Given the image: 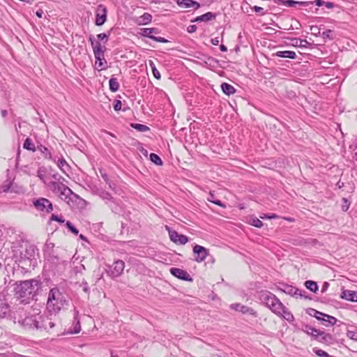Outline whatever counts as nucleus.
<instances>
[{"mask_svg":"<svg viewBox=\"0 0 357 357\" xmlns=\"http://www.w3.org/2000/svg\"><path fill=\"white\" fill-rule=\"evenodd\" d=\"M68 230H70L72 233H73L75 235H77L79 233V231L68 222Z\"/></svg>","mask_w":357,"mask_h":357,"instance_id":"obj_53","label":"nucleus"},{"mask_svg":"<svg viewBox=\"0 0 357 357\" xmlns=\"http://www.w3.org/2000/svg\"><path fill=\"white\" fill-rule=\"evenodd\" d=\"M215 18V15L211 13L208 12L202 15L197 17L193 22H208Z\"/></svg>","mask_w":357,"mask_h":357,"instance_id":"obj_28","label":"nucleus"},{"mask_svg":"<svg viewBox=\"0 0 357 357\" xmlns=\"http://www.w3.org/2000/svg\"><path fill=\"white\" fill-rule=\"evenodd\" d=\"M0 89L3 93V97L8 100L10 98V91L8 86L3 84L0 86Z\"/></svg>","mask_w":357,"mask_h":357,"instance_id":"obj_38","label":"nucleus"},{"mask_svg":"<svg viewBox=\"0 0 357 357\" xmlns=\"http://www.w3.org/2000/svg\"><path fill=\"white\" fill-rule=\"evenodd\" d=\"M350 203L346 198H342V209L344 211H347L349 208Z\"/></svg>","mask_w":357,"mask_h":357,"instance_id":"obj_49","label":"nucleus"},{"mask_svg":"<svg viewBox=\"0 0 357 357\" xmlns=\"http://www.w3.org/2000/svg\"><path fill=\"white\" fill-rule=\"evenodd\" d=\"M305 3H306L305 2L296 1H294V0H287V1H282V4L283 5L289 6V7L295 6L296 4L303 5V4H305Z\"/></svg>","mask_w":357,"mask_h":357,"instance_id":"obj_41","label":"nucleus"},{"mask_svg":"<svg viewBox=\"0 0 357 357\" xmlns=\"http://www.w3.org/2000/svg\"><path fill=\"white\" fill-rule=\"evenodd\" d=\"M166 229L168 231L170 240L178 245H185L188 241V237L178 234L176 231L171 229L168 226H166Z\"/></svg>","mask_w":357,"mask_h":357,"instance_id":"obj_6","label":"nucleus"},{"mask_svg":"<svg viewBox=\"0 0 357 357\" xmlns=\"http://www.w3.org/2000/svg\"><path fill=\"white\" fill-rule=\"evenodd\" d=\"M121 106H122V102L121 100H116L114 101V109L115 111H119L121 109Z\"/></svg>","mask_w":357,"mask_h":357,"instance_id":"obj_52","label":"nucleus"},{"mask_svg":"<svg viewBox=\"0 0 357 357\" xmlns=\"http://www.w3.org/2000/svg\"><path fill=\"white\" fill-rule=\"evenodd\" d=\"M95 66L98 70H101L106 68L107 61L105 59L104 54H101V56L99 58L95 57Z\"/></svg>","mask_w":357,"mask_h":357,"instance_id":"obj_27","label":"nucleus"},{"mask_svg":"<svg viewBox=\"0 0 357 357\" xmlns=\"http://www.w3.org/2000/svg\"><path fill=\"white\" fill-rule=\"evenodd\" d=\"M324 322H327L328 325L333 326L337 322V319L333 316L328 315L325 314V316H324V319L321 320Z\"/></svg>","mask_w":357,"mask_h":357,"instance_id":"obj_35","label":"nucleus"},{"mask_svg":"<svg viewBox=\"0 0 357 357\" xmlns=\"http://www.w3.org/2000/svg\"><path fill=\"white\" fill-rule=\"evenodd\" d=\"M307 312L309 315L315 317L317 319L321 321L324 319V316H325L324 313L317 311L313 308H309L307 310Z\"/></svg>","mask_w":357,"mask_h":357,"instance_id":"obj_30","label":"nucleus"},{"mask_svg":"<svg viewBox=\"0 0 357 357\" xmlns=\"http://www.w3.org/2000/svg\"><path fill=\"white\" fill-rule=\"evenodd\" d=\"M305 286L307 289L309 290L316 292L318 290V286L317 282L312 281V280H307L305 282Z\"/></svg>","mask_w":357,"mask_h":357,"instance_id":"obj_34","label":"nucleus"},{"mask_svg":"<svg viewBox=\"0 0 357 357\" xmlns=\"http://www.w3.org/2000/svg\"><path fill=\"white\" fill-rule=\"evenodd\" d=\"M11 356H12V352L0 354V357H11Z\"/></svg>","mask_w":357,"mask_h":357,"instance_id":"obj_63","label":"nucleus"},{"mask_svg":"<svg viewBox=\"0 0 357 357\" xmlns=\"http://www.w3.org/2000/svg\"><path fill=\"white\" fill-rule=\"evenodd\" d=\"M250 223L258 228H261L263 226V222L257 218H252L250 220Z\"/></svg>","mask_w":357,"mask_h":357,"instance_id":"obj_44","label":"nucleus"},{"mask_svg":"<svg viewBox=\"0 0 357 357\" xmlns=\"http://www.w3.org/2000/svg\"><path fill=\"white\" fill-rule=\"evenodd\" d=\"M1 115L3 118H6L8 115V111L6 109H1Z\"/></svg>","mask_w":357,"mask_h":357,"instance_id":"obj_64","label":"nucleus"},{"mask_svg":"<svg viewBox=\"0 0 357 357\" xmlns=\"http://www.w3.org/2000/svg\"><path fill=\"white\" fill-rule=\"evenodd\" d=\"M36 208L40 211L50 213L53 210L52 204L50 200L45 198H39L33 202Z\"/></svg>","mask_w":357,"mask_h":357,"instance_id":"obj_5","label":"nucleus"},{"mask_svg":"<svg viewBox=\"0 0 357 357\" xmlns=\"http://www.w3.org/2000/svg\"><path fill=\"white\" fill-rule=\"evenodd\" d=\"M40 284V280L36 279L21 281L14 289L15 295L21 299L22 302L29 303L30 301L36 300V291Z\"/></svg>","mask_w":357,"mask_h":357,"instance_id":"obj_2","label":"nucleus"},{"mask_svg":"<svg viewBox=\"0 0 357 357\" xmlns=\"http://www.w3.org/2000/svg\"><path fill=\"white\" fill-rule=\"evenodd\" d=\"M230 308L235 311L240 312L243 314H248L255 317L258 316L257 312L253 308L243 305L241 303H233L230 305Z\"/></svg>","mask_w":357,"mask_h":357,"instance_id":"obj_9","label":"nucleus"},{"mask_svg":"<svg viewBox=\"0 0 357 357\" xmlns=\"http://www.w3.org/2000/svg\"><path fill=\"white\" fill-rule=\"evenodd\" d=\"M321 333V331L316 329V332L312 333V334H310V335L316 340L318 341L319 336Z\"/></svg>","mask_w":357,"mask_h":357,"instance_id":"obj_56","label":"nucleus"},{"mask_svg":"<svg viewBox=\"0 0 357 357\" xmlns=\"http://www.w3.org/2000/svg\"><path fill=\"white\" fill-rule=\"evenodd\" d=\"M152 73H153V75L155 78H156L157 79H160V77H161L160 73L157 70L156 68H153Z\"/></svg>","mask_w":357,"mask_h":357,"instance_id":"obj_55","label":"nucleus"},{"mask_svg":"<svg viewBox=\"0 0 357 357\" xmlns=\"http://www.w3.org/2000/svg\"><path fill=\"white\" fill-rule=\"evenodd\" d=\"M177 4L181 8H184L195 6V8L197 9L200 7L199 3L193 0H177Z\"/></svg>","mask_w":357,"mask_h":357,"instance_id":"obj_21","label":"nucleus"},{"mask_svg":"<svg viewBox=\"0 0 357 357\" xmlns=\"http://www.w3.org/2000/svg\"><path fill=\"white\" fill-rule=\"evenodd\" d=\"M150 160L155 165H161L162 164L161 158L155 153H151Z\"/></svg>","mask_w":357,"mask_h":357,"instance_id":"obj_42","label":"nucleus"},{"mask_svg":"<svg viewBox=\"0 0 357 357\" xmlns=\"http://www.w3.org/2000/svg\"><path fill=\"white\" fill-rule=\"evenodd\" d=\"M52 221H56V222H59L60 223H63L65 220L63 219L61 217L57 215H55V214H52L50 218V220L49 222H52Z\"/></svg>","mask_w":357,"mask_h":357,"instance_id":"obj_47","label":"nucleus"},{"mask_svg":"<svg viewBox=\"0 0 357 357\" xmlns=\"http://www.w3.org/2000/svg\"><path fill=\"white\" fill-rule=\"evenodd\" d=\"M259 298L273 313L280 314L282 310V303L275 295L269 291H261Z\"/></svg>","mask_w":357,"mask_h":357,"instance_id":"obj_3","label":"nucleus"},{"mask_svg":"<svg viewBox=\"0 0 357 357\" xmlns=\"http://www.w3.org/2000/svg\"><path fill=\"white\" fill-rule=\"evenodd\" d=\"M280 290L284 292L287 294H289L291 296H295L296 298L299 297H303L305 299L309 298L307 296H305L302 294V291L296 288L295 287H293L291 285L282 284V287L279 288Z\"/></svg>","mask_w":357,"mask_h":357,"instance_id":"obj_8","label":"nucleus"},{"mask_svg":"<svg viewBox=\"0 0 357 357\" xmlns=\"http://www.w3.org/2000/svg\"><path fill=\"white\" fill-rule=\"evenodd\" d=\"M196 30H197V26L195 25H190L188 27V31L189 33H194L196 31Z\"/></svg>","mask_w":357,"mask_h":357,"instance_id":"obj_57","label":"nucleus"},{"mask_svg":"<svg viewBox=\"0 0 357 357\" xmlns=\"http://www.w3.org/2000/svg\"><path fill=\"white\" fill-rule=\"evenodd\" d=\"M131 127L139 132H146L149 130V128L148 126L139 123H132Z\"/></svg>","mask_w":357,"mask_h":357,"instance_id":"obj_37","label":"nucleus"},{"mask_svg":"<svg viewBox=\"0 0 357 357\" xmlns=\"http://www.w3.org/2000/svg\"><path fill=\"white\" fill-rule=\"evenodd\" d=\"M79 278L82 279V282H81V284H79V287H82L83 291H84L86 294H89V287H88L87 282L82 278V273H80L79 275Z\"/></svg>","mask_w":357,"mask_h":357,"instance_id":"obj_43","label":"nucleus"},{"mask_svg":"<svg viewBox=\"0 0 357 357\" xmlns=\"http://www.w3.org/2000/svg\"><path fill=\"white\" fill-rule=\"evenodd\" d=\"M44 322H48L50 328L54 327V323L48 317L37 314L36 316L35 329L42 331L44 328Z\"/></svg>","mask_w":357,"mask_h":357,"instance_id":"obj_12","label":"nucleus"},{"mask_svg":"<svg viewBox=\"0 0 357 357\" xmlns=\"http://www.w3.org/2000/svg\"><path fill=\"white\" fill-rule=\"evenodd\" d=\"M142 34L144 36L149 37L156 42L162 43L167 42V40H166L164 38L156 37V36H153V33H156L158 32L157 29L155 28H144L142 29Z\"/></svg>","mask_w":357,"mask_h":357,"instance_id":"obj_15","label":"nucleus"},{"mask_svg":"<svg viewBox=\"0 0 357 357\" xmlns=\"http://www.w3.org/2000/svg\"><path fill=\"white\" fill-rule=\"evenodd\" d=\"M125 268V264L122 260H117L110 266V276L117 278L120 276Z\"/></svg>","mask_w":357,"mask_h":357,"instance_id":"obj_13","label":"nucleus"},{"mask_svg":"<svg viewBox=\"0 0 357 357\" xmlns=\"http://www.w3.org/2000/svg\"><path fill=\"white\" fill-rule=\"evenodd\" d=\"M193 252L195 256V261L198 263L204 261L207 257V256L209 255L208 250L199 245H195L193 247Z\"/></svg>","mask_w":357,"mask_h":357,"instance_id":"obj_7","label":"nucleus"},{"mask_svg":"<svg viewBox=\"0 0 357 357\" xmlns=\"http://www.w3.org/2000/svg\"><path fill=\"white\" fill-rule=\"evenodd\" d=\"M100 174L104 181L109 185V188L111 189H114V184L109 181L107 174L102 169H100Z\"/></svg>","mask_w":357,"mask_h":357,"instance_id":"obj_39","label":"nucleus"},{"mask_svg":"<svg viewBox=\"0 0 357 357\" xmlns=\"http://www.w3.org/2000/svg\"><path fill=\"white\" fill-rule=\"evenodd\" d=\"M66 164V160L62 158L58 160V167L65 173V171L62 169L64 165Z\"/></svg>","mask_w":357,"mask_h":357,"instance_id":"obj_54","label":"nucleus"},{"mask_svg":"<svg viewBox=\"0 0 357 357\" xmlns=\"http://www.w3.org/2000/svg\"><path fill=\"white\" fill-rule=\"evenodd\" d=\"M23 147L29 151H36V149L34 144L32 142L31 139L27 137L23 144Z\"/></svg>","mask_w":357,"mask_h":357,"instance_id":"obj_32","label":"nucleus"},{"mask_svg":"<svg viewBox=\"0 0 357 357\" xmlns=\"http://www.w3.org/2000/svg\"><path fill=\"white\" fill-rule=\"evenodd\" d=\"M68 199L73 201V198L79 199L80 202H84V200L79 199L77 195H75L69 188H68Z\"/></svg>","mask_w":357,"mask_h":357,"instance_id":"obj_48","label":"nucleus"},{"mask_svg":"<svg viewBox=\"0 0 357 357\" xmlns=\"http://www.w3.org/2000/svg\"><path fill=\"white\" fill-rule=\"evenodd\" d=\"M256 13H261L264 10V8L257 6H255L252 8Z\"/></svg>","mask_w":357,"mask_h":357,"instance_id":"obj_60","label":"nucleus"},{"mask_svg":"<svg viewBox=\"0 0 357 357\" xmlns=\"http://www.w3.org/2000/svg\"><path fill=\"white\" fill-rule=\"evenodd\" d=\"M170 273L172 275L178 278V279L185 281H192V278H191L190 275L183 269L178 268H172L170 269Z\"/></svg>","mask_w":357,"mask_h":357,"instance_id":"obj_16","label":"nucleus"},{"mask_svg":"<svg viewBox=\"0 0 357 357\" xmlns=\"http://www.w3.org/2000/svg\"><path fill=\"white\" fill-rule=\"evenodd\" d=\"M52 176L54 178V181L50 182L49 186L50 189L55 194L59 195L61 199L65 200L67 199V195L65 193L67 187L64 184L66 179L57 174H54Z\"/></svg>","mask_w":357,"mask_h":357,"instance_id":"obj_4","label":"nucleus"},{"mask_svg":"<svg viewBox=\"0 0 357 357\" xmlns=\"http://www.w3.org/2000/svg\"><path fill=\"white\" fill-rule=\"evenodd\" d=\"M45 169L41 167L39 168L38 170V176L39 177V178L40 180H42L44 182H45Z\"/></svg>","mask_w":357,"mask_h":357,"instance_id":"obj_50","label":"nucleus"},{"mask_svg":"<svg viewBox=\"0 0 357 357\" xmlns=\"http://www.w3.org/2000/svg\"><path fill=\"white\" fill-rule=\"evenodd\" d=\"M3 192H15V193H23L24 189L22 186L18 185L17 183L8 181H6L1 185Z\"/></svg>","mask_w":357,"mask_h":357,"instance_id":"obj_10","label":"nucleus"},{"mask_svg":"<svg viewBox=\"0 0 357 357\" xmlns=\"http://www.w3.org/2000/svg\"><path fill=\"white\" fill-rule=\"evenodd\" d=\"M151 15L148 13H145L137 18V22L139 25H146L150 23L151 22Z\"/></svg>","mask_w":357,"mask_h":357,"instance_id":"obj_26","label":"nucleus"},{"mask_svg":"<svg viewBox=\"0 0 357 357\" xmlns=\"http://www.w3.org/2000/svg\"><path fill=\"white\" fill-rule=\"evenodd\" d=\"M109 89L112 92H116L119 89V84L117 81V79L115 77H112L109 81Z\"/></svg>","mask_w":357,"mask_h":357,"instance_id":"obj_33","label":"nucleus"},{"mask_svg":"<svg viewBox=\"0 0 357 357\" xmlns=\"http://www.w3.org/2000/svg\"><path fill=\"white\" fill-rule=\"evenodd\" d=\"M4 296L0 294V318H7L10 316V307L8 304L3 302Z\"/></svg>","mask_w":357,"mask_h":357,"instance_id":"obj_18","label":"nucleus"},{"mask_svg":"<svg viewBox=\"0 0 357 357\" xmlns=\"http://www.w3.org/2000/svg\"><path fill=\"white\" fill-rule=\"evenodd\" d=\"M109 34H110V31H109L107 33H100L97 36V37L99 40H105V42H107L109 38Z\"/></svg>","mask_w":357,"mask_h":357,"instance_id":"obj_51","label":"nucleus"},{"mask_svg":"<svg viewBox=\"0 0 357 357\" xmlns=\"http://www.w3.org/2000/svg\"><path fill=\"white\" fill-rule=\"evenodd\" d=\"M333 341H334V339L331 334L326 333L324 331H321L319 336L318 342L324 343V344H333Z\"/></svg>","mask_w":357,"mask_h":357,"instance_id":"obj_23","label":"nucleus"},{"mask_svg":"<svg viewBox=\"0 0 357 357\" xmlns=\"http://www.w3.org/2000/svg\"><path fill=\"white\" fill-rule=\"evenodd\" d=\"M276 314L278 316L282 317L289 322H292L294 320V315L285 307V306L283 304L282 310H280V313Z\"/></svg>","mask_w":357,"mask_h":357,"instance_id":"obj_25","label":"nucleus"},{"mask_svg":"<svg viewBox=\"0 0 357 357\" xmlns=\"http://www.w3.org/2000/svg\"><path fill=\"white\" fill-rule=\"evenodd\" d=\"M340 297L352 302H357V291L343 290Z\"/></svg>","mask_w":357,"mask_h":357,"instance_id":"obj_20","label":"nucleus"},{"mask_svg":"<svg viewBox=\"0 0 357 357\" xmlns=\"http://www.w3.org/2000/svg\"><path fill=\"white\" fill-rule=\"evenodd\" d=\"M74 325L73 329L68 330V334H77L81 331V326L79 319L78 317V312L75 311L74 321L73 323Z\"/></svg>","mask_w":357,"mask_h":357,"instance_id":"obj_22","label":"nucleus"},{"mask_svg":"<svg viewBox=\"0 0 357 357\" xmlns=\"http://www.w3.org/2000/svg\"><path fill=\"white\" fill-rule=\"evenodd\" d=\"M207 200L208 202H211L218 205V206L225 207V205L221 202V201L215 199V195L213 192H209L208 197L207 198Z\"/></svg>","mask_w":357,"mask_h":357,"instance_id":"obj_36","label":"nucleus"},{"mask_svg":"<svg viewBox=\"0 0 357 357\" xmlns=\"http://www.w3.org/2000/svg\"><path fill=\"white\" fill-rule=\"evenodd\" d=\"M221 89L223 93L227 96L232 95L236 92L235 88L227 83H222L221 84Z\"/></svg>","mask_w":357,"mask_h":357,"instance_id":"obj_29","label":"nucleus"},{"mask_svg":"<svg viewBox=\"0 0 357 357\" xmlns=\"http://www.w3.org/2000/svg\"><path fill=\"white\" fill-rule=\"evenodd\" d=\"M107 20V8L102 5H99L96 10V24L102 25Z\"/></svg>","mask_w":357,"mask_h":357,"instance_id":"obj_11","label":"nucleus"},{"mask_svg":"<svg viewBox=\"0 0 357 357\" xmlns=\"http://www.w3.org/2000/svg\"><path fill=\"white\" fill-rule=\"evenodd\" d=\"M312 3H315V5L317 6H322L324 5L325 1L323 0H315L312 2Z\"/></svg>","mask_w":357,"mask_h":357,"instance_id":"obj_58","label":"nucleus"},{"mask_svg":"<svg viewBox=\"0 0 357 357\" xmlns=\"http://www.w3.org/2000/svg\"><path fill=\"white\" fill-rule=\"evenodd\" d=\"M313 352L320 357H331L330 355L322 349L314 348Z\"/></svg>","mask_w":357,"mask_h":357,"instance_id":"obj_45","label":"nucleus"},{"mask_svg":"<svg viewBox=\"0 0 357 357\" xmlns=\"http://www.w3.org/2000/svg\"><path fill=\"white\" fill-rule=\"evenodd\" d=\"M67 282H62L52 287L48 293L46 309L50 314L56 315L63 309L66 303Z\"/></svg>","mask_w":357,"mask_h":357,"instance_id":"obj_1","label":"nucleus"},{"mask_svg":"<svg viewBox=\"0 0 357 357\" xmlns=\"http://www.w3.org/2000/svg\"><path fill=\"white\" fill-rule=\"evenodd\" d=\"M37 249L33 245H29L26 247L24 252H21V258L31 260L34 258Z\"/></svg>","mask_w":357,"mask_h":357,"instance_id":"obj_19","label":"nucleus"},{"mask_svg":"<svg viewBox=\"0 0 357 357\" xmlns=\"http://www.w3.org/2000/svg\"><path fill=\"white\" fill-rule=\"evenodd\" d=\"M36 150L39 151L43 154L45 158H52L51 153L50 152L49 149L45 146L40 144L39 146H37Z\"/></svg>","mask_w":357,"mask_h":357,"instance_id":"obj_31","label":"nucleus"},{"mask_svg":"<svg viewBox=\"0 0 357 357\" xmlns=\"http://www.w3.org/2000/svg\"><path fill=\"white\" fill-rule=\"evenodd\" d=\"M324 6L327 8H333L334 7V3H332V2H326L325 1V3H324Z\"/></svg>","mask_w":357,"mask_h":357,"instance_id":"obj_62","label":"nucleus"},{"mask_svg":"<svg viewBox=\"0 0 357 357\" xmlns=\"http://www.w3.org/2000/svg\"><path fill=\"white\" fill-rule=\"evenodd\" d=\"M97 193L102 199H105V200H108V201H110L112 199L111 195L108 192H106L102 190H98Z\"/></svg>","mask_w":357,"mask_h":357,"instance_id":"obj_40","label":"nucleus"},{"mask_svg":"<svg viewBox=\"0 0 357 357\" xmlns=\"http://www.w3.org/2000/svg\"><path fill=\"white\" fill-rule=\"evenodd\" d=\"M89 41L91 43L95 57L99 58L101 54H104L106 49L105 46L101 45L98 41L95 42L94 38L92 36L89 37Z\"/></svg>","mask_w":357,"mask_h":357,"instance_id":"obj_17","label":"nucleus"},{"mask_svg":"<svg viewBox=\"0 0 357 357\" xmlns=\"http://www.w3.org/2000/svg\"><path fill=\"white\" fill-rule=\"evenodd\" d=\"M302 331L307 333V335H310V334H312V333L316 332V328L309 326V325H305L302 328Z\"/></svg>","mask_w":357,"mask_h":357,"instance_id":"obj_46","label":"nucleus"},{"mask_svg":"<svg viewBox=\"0 0 357 357\" xmlns=\"http://www.w3.org/2000/svg\"><path fill=\"white\" fill-rule=\"evenodd\" d=\"M328 286H329L328 282H325L324 283L323 286H322L321 292H325L327 290Z\"/></svg>","mask_w":357,"mask_h":357,"instance_id":"obj_61","label":"nucleus"},{"mask_svg":"<svg viewBox=\"0 0 357 357\" xmlns=\"http://www.w3.org/2000/svg\"><path fill=\"white\" fill-rule=\"evenodd\" d=\"M36 314L26 315L23 319H19L17 323L26 329H35Z\"/></svg>","mask_w":357,"mask_h":357,"instance_id":"obj_14","label":"nucleus"},{"mask_svg":"<svg viewBox=\"0 0 357 357\" xmlns=\"http://www.w3.org/2000/svg\"><path fill=\"white\" fill-rule=\"evenodd\" d=\"M211 41L213 45H218L219 44V43L220 42L219 38H218V37H216L215 38H212Z\"/></svg>","mask_w":357,"mask_h":357,"instance_id":"obj_59","label":"nucleus"},{"mask_svg":"<svg viewBox=\"0 0 357 357\" xmlns=\"http://www.w3.org/2000/svg\"><path fill=\"white\" fill-rule=\"evenodd\" d=\"M273 56H278L282 58H288L294 59L296 57V54L294 51L284 50V51H278L275 54H273Z\"/></svg>","mask_w":357,"mask_h":357,"instance_id":"obj_24","label":"nucleus"}]
</instances>
